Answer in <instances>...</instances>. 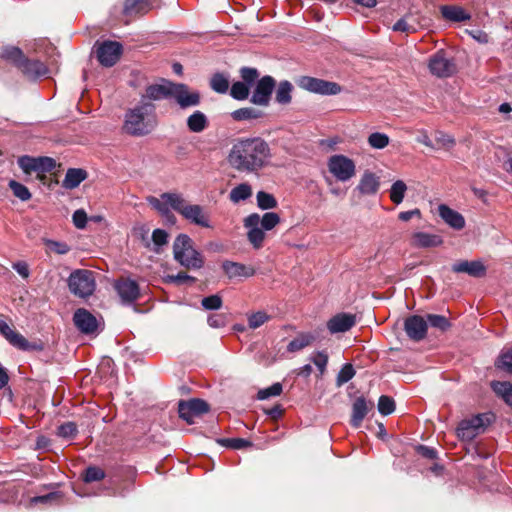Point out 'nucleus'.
<instances>
[{"label": "nucleus", "instance_id": "nucleus-38", "mask_svg": "<svg viewBox=\"0 0 512 512\" xmlns=\"http://www.w3.org/2000/svg\"><path fill=\"white\" fill-rule=\"evenodd\" d=\"M2 58L12 61L18 68L24 62L26 57L23 52L17 47H6L3 49Z\"/></svg>", "mask_w": 512, "mask_h": 512}, {"label": "nucleus", "instance_id": "nucleus-21", "mask_svg": "<svg viewBox=\"0 0 512 512\" xmlns=\"http://www.w3.org/2000/svg\"><path fill=\"white\" fill-rule=\"evenodd\" d=\"M443 243L441 236L426 232H415L411 236V246L414 248H432L440 246Z\"/></svg>", "mask_w": 512, "mask_h": 512}, {"label": "nucleus", "instance_id": "nucleus-44", "mask_svg": "<svg viewBox=\"0 0 512 512\" xmlns=\"http://www.w3.org/2000/svg\"><path fill=\"white\" fill-rule=\"evenodd\" d=\"M426 321L427 325L429 324L431 327L439 329L440 331H446L451 327L450 321L442 315L428 314Z\"/></svg>", "mask_w": 512, "mask_h": 512}, {"label": "nucleus", "instance_id": "nucleus-6", "mask_svg": "<svg viewBox=\"0 0 512 512\" xmlns=\"http://www.w3.org/2000/svg\"><path fill=\"white\" fill-rule=\"evenodd\" d=\"M329 172L339 181L346 182L355 176L356 166L352 159L344 155H332L327 162Z\"/></svg>", "mask_w": 512, "mask_h": 512}, {"label": "nucleus", "instance_id": "nucleus-16", "mask_svg": "<svg viewBox=\"0 0 512 512\" xmlns=\"http://www.w3.org/2000/svg\"><path fill=\"white\" fill-rule=\"evenodd\" d=\"M74 325L84 334H93L98 329L96 317L84 308H79L73 315Z\"/></svg>", "mask_w": 512, "mask_h": 512}, {"label": "nucleus", "instance_id": "nucleus-8", "mask_svg": "<svg viewBox=\"0 0 512 512\" xmlns=\"http://www.w3.org/2000/svg\"><path fill=\"white\" fill-rule=\"evenodd\" d=\"M297 84L304 90L321 95H336L341 92L339 84L309 76L300 77Z\"/></svg>", "mask_w": 512, "mask_h": 512}, {"label": "nucleus", "instance_id": "nucleus-59", "mask_svg": "<svg viewBox=\"0 0 512 512\" xmlns=\"http://www.w3.org/2000/svg\"><path fill=\"white\" fill-rule=\"evenodd\" d=\"M201 304L205 310H218L222 307V298L217 294L211 295L204 297Z\"/></svg>", "mask_w": 512, "mask_h": 512}, {"label": "nucleus", "instance_id": "nucleus-7", "mask_svg": "<svg viewBox=\"0 0 512 512\" xmlns=\"http://www.w3.org/2000/svg\"><path fill=\"white\" fill-rule=\"evenodd\" d=\"M170 98H172L181 109L196 107L201 102L200 92L189 88L183 83H171Z\"/></svg>", "mask_w": 512, "mask_h": 512}, {"label": "nucleus", "instance_id": "nucleus-11", "mask_svg": "<svg viewBox=\"0 0 512 512\" xmlns=\"http://www.w3.org/2000/svg\"><path fill=\"white\" fill-rule=\"evenodd\" d=\"M257 221V213L248 215L243 221L244 227L247 230V239L256 250L263 247L266 238V231L257 223Z\"/></svg>", "mask_w": 512, "mask_h": 512}, {"label": "nucleus", "instance_id": "nucleus-58", "mask_svg": "<svg viewBox=\"0 0 512 512\" xmlns=\"http://www.w3.org/2000/svg\"><path fill=\"white\" fill-rule=\"evenodd\" d=\"M105 477V472L96 466L88 467L84 473V481L87 483L100 481Z\"/></svg>", "mask_w": 512, "mask_h": 512}, {"label": "nucleus", "instance_id": "nucleus-60", "mask_svg": "<svg viewBox=\"0 0 512 512\" xmlns=\"http://www.w3.org/2000/svg\"><path fill=\"white\" fill-rule=\"evenodd\" d=\"M61 499L60 492H51L46 495L36 496L31 499L32 504H52L56 503Z\"/></svg>", "mask_w": 512, "mask_h": 512}, {"label": "nucleus", "instance_id": "nucleus-10", "mask_svg": "<svg viewBox=\"0 0 512 512\" xmlns=\"http://www.w3.org/2000/svg\"><path fill=\"white\" fill-rule=\"evenodd\" d=\"M428 68L431 74L439 78L449 77L456 71L454 62L448 59L443 51H438L430 57Z\"/></svg>", "mask_w": 512, "mask_h": 512}, {"label": "nucleus", "instance_id": "nucleus-20", "mask_svg": "<svg viewBox=\"0 0 512 512\" xmlns=\"http://www.w3.org/2000/svg\"><path fill=\"white\" fill-rule=\"evenodd\" d=\"M115 289L121 300L125 303H131L139 296L138 284L130 279L119 280L115 284Z\"/></svg>", "mask_w": 512, "mask_h": 512}, {"label": "nucleus", "instance_id": "nucleus-30", "mask_svg": "<svg viewBox=\"0 0 512 512\" xmlns=\"http://www.w3.org/2000/svg\"><path fill=\"white\" fill-rule=\"evenodd\" d=\"M150 9V0H126L123 12L125 15L131 16L147 13Z\"/></svg>", "mask_w": 512, "mask_h": 512}, {"label": "nucleus", "instance_id": "nucleus-19", "mask_svg": "<svg viewBox=\"0 0 512 512\" xmlns=\"http://www.w3.org/2000/svg\"><path fill=\"white\" fill-rule=\"evenodd\" d=\"M222 269L229 279L249 278L256 272L252 266L229 260L222 263Z\"/></svg>", "mask_w": 512, "mask_h": 512}, {"label": "nucleus", "instance_id": "nucleus-18", "mask_svg": "<svg viewBox=\"0 0 512 512\" xmlns=\"http://www.w3.org/2000/svg\"><path fill=\"white\" fill-rule=\"evenodd\" d=\"M404 328L410 339L421 341L427 334V321L421 316L413 315L405 320Z\"/></svg>", "mask_w": 512, "mask_h": 512}, {"label": "nucleus", "instance_id": "nucleus-4", "mask_svg": "<svg viewBox=\"0 0 512 512\" xmlns=\"http://www.w3.org/2000/svg\"><path fill=\"white\" fill-rule=\"evenodd\" d=\"M169 198L172 201L173 210L178 212L184 219L201 227H211L209 218L202 206L197 204H190L183 198L182 195L170 196Z\"/></svg>", "mask_w": 512, "mask_h": 512}, {"label": "nucleus", "instance_id": "nucleus-47", "mask_svg": "<svg viewBox=\"0 0 512 512\" xmlns=\"http://www.w3.org/2000/svg\"><path fill=\"white\" fill-rule=\"evenodd\" d=\"M218 443L222 446L236 450L251 447L253 445L252 442L243 438H223L219 439Z\"/></svg>", "mask_w": 512, "mask_h": 512}, {"label": "nucleus", "instance_id": "nucleus-2", "mask_svg": "<svg viewBox=\"0 0 512 512\" xmlns=\"http://www.w3.org/2000/svg\"><path fill=\"white\" fill-rule=\"evenodd\" d=\"M157 126L156 107L150 101L141 99L133 108L126 111L122 129L135 137L150 134Z\"/></svg>", "mask_w": 512, "mask_h": 512}, {"label": "nucleus", "instance_id": "nucleus-35", "mask_svg": "<svg viewBox=\"0 0 512 512\" xmlns=\"http://www.w3.org/2000/svg\"><path fill=\"white\" fill-rule=\"evenodd\" d=\"M407 191V185L402 180L395 181L390 188V199L396 205L400 204Z\"/></svg>", "mask_w": 512, "mask_h": 512}, {"label": "nucleus", "instance_id": "nucleus-64", "mask_svg": "<svg viewBox=\"0 0 512 512\" xmlns=\"http://www.w3.org/2000/svg\"><path fill=\"white\" fill-rule=\"evenodd\" d=\"M240 72L243 82H245L249 86L254 84V82L259 76V73L255 68L243 67Z\"/></svg>", "mask_w": 512, "mask_h": 512}, {"label": "nucleus", "instance_id": "nucleus-43", "mask_svg": "<svg viewBox=\"0 0 512 512\" xmlns=\"http://www.w3.org/2000/svg\"><path fill=\"white\" fill-rule=\"evenodd\" d=\"M257 205L262 210L273 209L277 207V200L272 194H269L264 191H259L257 193Z\"/></svg>", "mask_w": 512, "mask_h": 512}, {"label": "nucleus", "instance_id": "nucleus-5", "mask_svg": "<svg viewBox=\"0 0 512 512\" xmlns=\"http://www.w3.org/2000/svg\"><path fill=\"white\" fill-rule=\"evenodd\" d=\"M70 292L80 298H87L96 288L94 273L86 269L74 270L68 278Z\"/></svg>", "mask_w": 512, "mask_h": 512}, {"label": "nucleus", "instance_id": "nucleus-45", "mask_svg": "<svg viewBox=\"0 0 512 512\" xmlns=\"http://www.w3.org/2000/svg\"><path fill=\"white\" fill-rule=\"evenodd\" d=\"M210 86L217 93H226L229 89L228 78L221 73H217L211 78Z\"/></svg>", "mask_w": 512, "mask_h": 512}, {"label": "nucleus", "instance_id": "nucleus-3", "mask_svg": "<svg viewBox=\"0 0 512 512\" xmlns=\"http://www.w3.org/2000/svg\"><path fill=\"white\" fill-rule=\"evenodd\" d=\"M173 254L176 261L188 269H200L204 260L192 243V239L186 234H180L173 243Z\"/></svg>", "mask_w": 512, "mask_h": 512}, {"label": "nucleus", "instance_id": "nucleus-57", "mask_svg": "<svg viewBox=\"0 0 512 512\" xmlns=\"http://www.w3.org/2000/svg\"><path fill=\"white\" fill-rule=\"evenodd\" d=\"M269 319L270 316L267 313L258 311L248 318V325L251 329H256L266 323Z\"/></svg>", "mask_w": 512, "mask_h": 512}, {"label": "nucleus", "instance_id": "nucleus-33", "mask_svg": "<svg viewBox=\"0 0 512 512\" xmlns=\"http://www.w3.org/2000/svg\"><path fill=\"white\" fill-rule=\"evenodd\" d=\"M493 391L508 405L512 406V384L509 382L494 381L491 383Z\"/></svg>", "mask_w": 512, "mask_h": 512}, {"label": "nucleus", "instance_id": "nucleus-39", "mask_svg": "<svg viewBox=\"0 0 512 512\" xmlns=\"http://www.w3.org/2000/svg\"><path fill=\"white\" fill-rule=\"evenodd\" d=\"M232 117L236 121L252 120L262 116V112L251 107L241 108L232 112Z\"/></svg>", "mask_w": 512, "mask_h": 512}, {"label": "nucleus", "instance_id": "nucleus-62", "mask_svg": "<svg viewBox=\"0 0 512 512\" xmlns=\"http://www.w3.org/2000/svg\"><path fill=\"white\" fill-rule=\"evenodd\" d=\"M311 360L318 368L320 375H323L328 363L327 353H325L324 351H319L311 357Z\"/></svg>", "mask_w": 512, "mask_h": 512}, {"label": "nucleus", "instance_id": "nucleus-50", "mask_svg": "<svg viewBox=\"0 0 512 512\" xmlns=\"http://www.w3.org/2000/svg\"><path fill=\"white\" fill-rule=\"evenodd\" d=\"M312 339L313 338L310 335H300L289 342L287 349L290 352L299 351V350L307 347L308 345H310V343L312 342Z\"/></svg>", "mask_w": 512, "mask_h": 512}, {"label": "nucleus", "instance_id": "nucleus-54", "mask_svg": "<svg viewBox=\"0 0 512 512\" xmlns=\"http://www.w3.org/2000/svg\"><path fill=\"white\" fill-rule=\"evenodd\" d=\"M395 410V402L389 396H381L378 401V411L382 415H389Z\"/></svg>", "mask_w": 512, "mask_h": 512}, {"label": "nucleus", "instance_id": "nucleus-46", "mask_svg": "<svg viewBox=\"0 0 512 512\" xmlns=\"http://www.w3.org/2000/svg\"><path fill=\"white\" fill-rule=\"evenodd\" d=\"M168 242V233L163 229H155L152 233V243L153 247L151 248L155 253L161 252V247L166 245Z\"/></svg>", "mask_w": 512, "mask_h": 512}, {"label": "nucleus", "instance_id": "nucleus-28", "mask_svg": "<svg viewBox=\"0 0 512 512\" xmlns=\"http://www.w3.org/2000/svg\"><path fill=\"white\" fill-rule=\"evenodd\" d=\"M21 71L29 78L45 76L48 69L41 61L25 59L19 67Z\"/></svg>", "mask_w": 512, "mask_h": 512}, {"label": "nucleus", "instance_id": "nucleus-17", "mask_svg": "<svg viewBox=\"0 0 512 512\" xmlns=\"http://www.w3.org/2000/svg\"><path fill=\"white\" fill-rule=\"evenodd\" d=\"M356 324V315L338 313L327 321V329L331 334L345 333Z\"/></svg>", "mask_w": 512, "mask_h": 512}, {"label": "nucleus", "instance_id": "nucleus-40", "mask_svg": "<svg viewBox=\"0 0 512 512\" xmlns=\"http://www.w3.org/2000/svg\"><path fill=\"white\" fill-rule=\"evenodd\" d=\"M495 365L502 371L512 373V349L502 350Z\"/></svg>", "mask_w": 512, "mask_h": 512}, {"label": "nucleus", "instance_id": "nucleus-48", "mask_svg": "<svg viewBox=\"0 0 512 512\" xmlns=\"http://www.w3.org/2000/svg\"><path fill=\"white\" fill-rule=\"evenodd\" d=\"M230 94L234 99L245 100L249 96V85L245 82H235L231 87Z\"/></svg>", "mask_w": 512, "mask_h": 512}, {"label": "nucleus", "instance_id": "nucleus-26", "mask_svg": "<svg viewBox=\"0 0 512 512\" xmlns=\"http://www.w3.org/2000/svg\"><path fill=\"white\" fill-rule=\"evenodd\" d=\"M186 125L190 132L202 133L209 126V120L202 111L196 110L188 116Z\"/></svg>", "mask_w": 512, "mask_h": 512}, {"label": "nucleus", "instance_id": "nucleus-55", "mask_svg": "<svg viewBox=\"0 0 512 512\" xmlns=\"http://www.w3.org/2000/svg\"><path fill=\"white\" fill-rule=\"evenodd\" d=\"M45 245L47 248L58 255L67 254L70 251V246L65 242L55 241V240H45Z\"/></svg>", "mask_w": 512, "mask_h": 512}, {"label": "nucleus", "instance_id": "nucleus-22", "mask_svg": "<svg viewBox=\"0 0 512 512\" xmlns=\"http://www.w3.org/2000/svg\"><path fill=\"white\" fill-rule=\"evenodd\" d=\"M439 216L443 219V221L456 230H461L465 226L464 217L457 211L451 209L445 204H441L438 206Z\"/></svg>", "mask_w": 512, "mask_h": 512}, {"label": "nucleus", "instance_id": "nucleus-34", "mask_svg": "<svg viewBox=\"0 0 512 512\" xmlns=\"http://www.w3.org/2000/svg\"><path fill=\"white\" fill-rule=\"evenodd\" d=\"M251 195V186L248 183H241L230 191L229 198L232 202L238 203L248 199Z\"/></svg>", "mask_w": 512, "mask_h": 512}, {"label": "nucleus", "instance_id": "nucleus-13", "mask_svg": "<svg viewBox=\"0 0 512 512\" xmlns=\"http://www.w3.org/2000/svg\"><path fill=\"white\" fill-rule=\"evenodd\" d=\"M97 59L101 65L111 67L122 54V45L116 41H105L97 48Z\"/></svg>", "mask_w": 512, "mask_h": 512}, {"label": "nucleus", "instance_id": "nucleus-56", "mask_svg": "<svg viewBox=\"0 0 512 512\" xmlns=\"http://www.w3.org/2000/svg\"><path fill=\"white\" fill-rule=\"evenodd\" d=\"M18 165L26 174H31L36 171V157L21 156L18 158Z\"/></svg>", "mask_w": 512, "mask_h": 512}, {"label": "nucleus", "instance_id": "nucleus-32", "mask_svg": "<svg viewBox=\"0 0 512 512\" xmlns=\"http://www.w3.org/2000/svg\"><path fill=\"white\" fill-rule=\"evenodd\" d=\"M293 91V85L287 81H281L276 89L275 100L279 104L287 105L291 102V93Z\"/></svg>", "mask_w": 512, "mask_h": 512}, {"label": "nucleus", "instance_id": "nucleus-25", "mask_svg": "<svg viewBox=\"0 0 512 512\" xmlns=\"http://www.w3.org/2000/svg\"><path fill=\"white\" fill-rule=\"evenodd\" d=\"M172 82H166L164 84H153L149 85L145 94L141 97L145 101H157L165 98H170V88Z\"/></svg>", "mask_w": 512, "mask_h": 512}, {"label": "nucleus", "instance_id": "nucleus-49", "mask_svg": "<svg viewBox=\"0 0 512 512\" xmlns=\"http://www.w3.org/2000/svg\"><path fill=\"white\" fill-rule=\"evenodd\" d=\"M9 187L12 190L13 194L21 201H28L32 196L26 186L15 180H11L9 182Z\"/></svg>", "mask_w": 512, "mask_h": 512}, {"label": "nucleus", "instance_id": "nucleus-9", "mask_svg": "<svg viewBox=\"0 0 512 512\" xmlns=\"http://www.w3.org/2000/svg\"><path fill=\"white\" fill-rule=\"evenodd\" d=\"M209 411L207 402L201 399L181 400L178 403L179 417L187 424H194L196 419Z\"/></svg>", "mask_w": 512, "mask_h": 512}, {"label": "nucleus", "instance_id": "nucleus-24", "mask_svg": "<svg viewBox=\"0 0 512 512\" xmlns=\"http://www.w3.org/2000/svg\"><path fill=\"white\" fill-rule=\"evenodd\" d=\"M456 273H466L472 277H482L486 273V267L481 261H461L452 266Z\"/></svg>", "mask_w": 512, "mask_h": 512}, {"label": "nucleus", "instance_id": "nucleus-36", "mask_svg": "<svg viewBox=\"0 0 512 512\" xmlns=\"http://www.w3.org/2000/svg\"><path fill=\"white\" fill-rule=\"evenodd\" d=\"M367 142L371 148L380 150L389 145L390 138L385 133L373 132L368 136Z\"/></svg>", "mask_w": 512, "mask_h": 512}, {"label": "nucleus", "instance_id": "nucleus-37", "mask_svg": "<svg viewBox=\"0 0 512 512\" xmlns=\"http://www.w3.org/2000/svg\"><path fill=\"white\" fill-rule=\"evenodd\" d=\"M257 223L265 230L270 231L280 223V217L275 212H266L263 216L258 214Z\"/></svg>", "mask_w": 512, "mask_h": 512}, {"label": "nucleus", "instance_id": "nucleus-41", "mask_svg": "<svg viewBox=\"0 0 512 512\" xmlns=\"http://www.w3.org/2000/svg\"><path fill=\"white\" fill-rule=\"evenodd\" d=\"M478 435L477 431L467 421L463 420L460 422L457 428V436L464 441H471Z\"/></svg>", "mask_w": 512, "mask_h": 512}, {"label": "nucleus", "instance_id": "nucleus-14", "mask_svg": "<svg viewBox=\"0 0 512 512\" xmlns=\"http://www.w3.org/2000/svg\"><path fill=\"white\" fill-rule=\"evenodd\" d=\"M275 79L269 75L262 77L255 85L251 102L260 106H267L270 102L271 94L275 88Z\"/></svg>", "mask_w": 512, "mask_h": 512}, {"label": "nucleus", "instance_id": "nucleus-31", "mask_svg": "<svg viewBox=\"0 0 512 512\" xmlns=\"http://www.w3.org/2000/svg\"><path fill=\"white\" fill-rule=\"evenodd\" d=\"M442 16L451 21L461 22L470 19V15L458 6L445 5L441 7Z\"/></svg>", "mask_w": 512, "mask_h": 512}, {"label": "nucleus", "instance_id": "nucleus-15", "mask_svg": "<svg viewBox=\"0 0 512 512\" xmlns=\"http://www.w3.org/2000/svg\"><path fill=\"white\" fill-rule=\"evenodd\" d=\"M170 196H181V194L167 192L161 194L159 198L149 196L147 198V202L153 209L165 217L169 222L175 223V216L171 212V209H173V204L169 198Z\"/></svg>", "mask_w": 512, "mask_h": 512}, {"label": "nucleus", "instance_id": "nucleus-12", "mask_svg": "<svg viewBox=\"0 0 512 512\" xmlns=\"http://www.w3.org/2000/svg\"><path fill=\"white\" fill-rule=\"evenodd\" d=\"M1 335L15 348L22 351L38 350L41 347L30 343L22 334L15 331L7 322L0 320Z\"/></svg>", "mask_w": 512, "mask_h": 512}, {"label": "nucleus", "instance_id": "nucleus-1", "mask_svg": "<svg viewBox=\"0 0 512 512\" xmlns=\"http://www.w3.org/2000/svg\"><path fill=\"white\" fill-rule=\"evenodd\" d=\"M273 153L269 143L259 137L235 139L227 155L229 166L240 173L258 174L272 163Z\"/></svg>", "mask_w": 512, "mask_h": 512}, {"label": "nucleus", "instance_id": "nucleus-61", "mask_svg": "<svg viewBox=\"0 0 512 512\" xmlns=\"http://www.w3.org/2000/svg\"><path fill=\"white\" fill-rule=\"evenodd\" d=\"M58 436L71 439L77 434V427L73 422H66L58 427Z\"/></svg>", "mask_w": 512, "mask_h": 512}, {"label": "nucleus", "instance_id": "nucleus-53", "mask_svg": "<svg viewBox=\"0 0 512 512\" xmlns=\"http://www.w3.org/2000/svg\"><path fill=\"white\" fill-rule=\"evenodd\" d=\"M282 389L281 383H274L268 388L259 390L257 398L259 400H266L270 397L279 396L282 393Z\"/></svg>", "mask_w": 512, "mask_h": 512}, {"label": "nucleus", "instance_id": "nucleus-63", "mask_svg": "<svg viewBox=\"0 0 512 512\" xmlns=\"http://www.w3.org/2000/svg\"><path fill=\"white\" fill-rule=\"evenodd\" d=\"M72 221L76 228L84 229L88 221V216L83 209H78L73 213Z\"/></svg>", "mask_w": 512, "mask_h": 512}, {"label": "nucleus", "instance_id": "nucleus-51", "mask_svg": "<svg viewBox=\"0 0 512 512\" xmlns=\"http://www.w3.org/2000/svg\"><path fill=\"white\" fill-rule=\"evenodd\" d=\"M355 375V370L352 366V364H345L341 370L339 371L337 378H336V384L338 387L344 385L349 380H351Z\"/></svg>", "mask_w": 512, "mask_h": 512}, {"label": "nucleus", "instance_id": "nucleus-29", "mask_svg": "<svg viewBox=\"0 0 512 512\" xmlns=\"http://www.w3.org/2000/svg\"><path fill=\"white\" fill-rule=\"evenodd\" d=\"M369 411V406L364 397H358L352 405L351 424L358 428Z\"/></svg>", "mask_w": 512, "mask_h": 512}, {"label": "nucleus", "instance_id": "nucleus-42", "mask_svg": "<svg viewBox=\"0 0 512 512\" xmlns=\"http://www.w3.org/2000/svg\"><path fill=\"white\" fill-rule=\"evenodd\" d=\"M435 144L433 149H450L455 145L454 138L442 131H437L434 136Z\"/></svg>", "mask_w": 512, "mask_h": 512}, {"label": "nucleus", "instance_id": "nucleus-23", "mask_svg": "<svg viewBox=\"0 0 512 512\" xmlns=\"http://www.w3.org/2000/svg\"><path fill=\"white\" fill-rule=\"evenodd\" d=\"M380 187L379 177L370 171L364 172L356 189L362 195H375Z\"/></svg>", "mask_w": 512, "mask_h": 512}, {"label": "nucleus", "instance_id": "nucleus-52", "mask_svg": "<svg viewBox=\"0 0 512 512\" xmlns=\"http://www.w3.org/2000/svg\"><path fill=\"white\" fill-rule=\"evenodd\" d=\"M56 166V162L50 157H36V171L38 173L51 172Z\"/></svg>", "mask_w": 512, "mask_h": 512}, {"label": "nucleus", "instance_id": "nucleus-27", "mask_svg": "<svg viewBox=\"0 0 512 512\" xmlns=\"http://www.w3.org/2000/svg\"><path fill=\"white\" fill-rule=\"evenodd\" d=\"M86 170L81 168H69L62 181V187L65 189H75L81 182L87 178Z\"/></svg>", "mask_w": 512, "mask_h": 512}]
</instances>
